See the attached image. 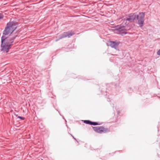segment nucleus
Wrapping results in <instances>:
<instances>
[{
	"label": "nucleus",
	"mask_w": 160,
	"mask_h": 160,
	"mask_svg": "<svg viewBox=\"0 0 160 160\" xmlns=\"http://www.w3.org/2000/svg\"><path fill=\"white\" fill-rule=\"evenodd\" d=\"M16 37L17 36H10L9 37L5 38V36H2L1 37V51L3 52H6L7 53L8 52Z\"/></svg>",
	"instance_id": "1"
},
{
	"label": "nucleus",
	"mask_w": 160,
	"mask_h": 160,
	"mask_svg": "<svg viewBox=\"0 0 160 160\" xmlns=\"http://www.w3.org/2000/svg\"><path fill=\"white\" fill-rule=\"evenodd\" d=\"M17 25V23L15 22H8L3 32V34L5 35L11 34L16 29Z\"/></svg>",
	"instance_id": "2"
},
{
	"label": "nucleus",
	"mask_w": 160,
	"mask_h": 160,
	"mask_svg": "<svg viewBox=\"0 0 160 160\" xmlns=\"http://www.w3.org/2000/svg\"><path fill=\"white\" fill-rule=\"evenodd\" d=\"M130 29V28L125 25L123 22L122 24L116 26L114 27L115 31L122 35L127 34V31Z\"/></svg>",
	"instance_id": "3"
},
{
	"label": "nucleus",
	"mask_w": 160,
	"mask_h": 160,
	"mask_svg": "<svg viewBox=\"0 0 160 160\" xmlns=\"http://www.w3.org/2000/svg\"><path fill=\"white\" fill-rule=\"evenodd\" d=\"M136 16V15L135 13L130 14L128 16L123 19V24L128 26L130 22H132L135 19Z\"/></svg>",
	"instance_id": "4"
},
{
	"label": "nucleus",
	"mask_w": 160,
	"mask_h": 160,
	"mask_svg": "<svg viewBox=\"0 0 160 160\" xmlns=\"http://www.w3.org/2000/svg\"><path fill=\"white\" fill-rule=\"evenodd\" d=\"M145 12H140L137 16V19L138 21V24L139 27L142 28L143 26V23L144 21Z\"/></svg>",
	"instance_id": "5"
},
{
	"label": "nucleus",
	"mask_w": 160,
	"mask_h": 160,
	"mask_svg": "<svg viewBox=\"0 0 160 160\" xmlns=\"http://www.w3.org/2000/svg\"><path fill=\"white\" fill-rule=\"evenodd\" d=\"M74 34V32H73L72 31H68V32H64L62 34L59 35L58 38L56 39L55 41L56 42H57L62 38H65L67 37H68V38H69Z\"/></svg>",
	"instance_id": "6"
},
{
	"label": "nucleus",
	"mask_w": 160,
	"mask_h": 160,
	"mask_svg": "<svg viewBox=\"0 0 160 160\" xmlns=\"http://www.w3.org/2000/svg\"><path fill=\"white\" fill-rule=\"evenodd\" d=\"M93 129L96 132L100 133H102V132L105 133L109 131L108 128H104L103 127H93Z\"/></svg>",
	"instance_id": "7"
},
{
	"label": "nucleus",
	"mask_w": 160,
	"mask_h": 160,
	"mask_svg": "<svg viewBox=\"0 0 160 160\" xmlns=\"http://www.w3.org/2000/svg\"><path fill=\"white\" fill-rule=\"evenodd\" d=\"M120 43V42L119 41H110L108 42V45L109 46L112 48L117 49V47Z\"/></svg>",
	"instance_id": "8"
},
{
	"label": "nucleus",
	"mask_w": 160,
	"mask_h": 160,
	"mask_svg": "<svg viewBox=\"0 0 160 160\" xmlns=\"http://www.w3.org/2000/svg\"><path fill=\"white\" fill-rule=\"evenodd\" d=\"M84 122L87 124L91 125V121L89 120H84Z\"/></svg>",
	"instance_id": "9"
},
{
	"label": "nucleus",
	"mask_w": 160,
	"mask_h": 160,
	"mask_svg": "<svg viewBox=\"0 0 160 160\" xmlns=\"http://www.w3.org/2000/svg\"><path fill=\"white\" fill-rule=\"evenodd\" d=\"M4 15L3 13H0V21L2 20L4 18Z\"/></svg>",
	"instance_id": "10"
},
{
	"label": "nucleus",
	"mask_w": 160,
	"mask_h": 160,
	"mask_svg": "<svg viewBox=\"0 0 160 160\" xmlns=\"http://www.w3.org/2000/svg\"><path fill=\"white\" fill-rule=\"evenodd\" d=\"M98 125V122H91V125Z\"/></svg>",
	"instance_id": "11"
},
{
	"label": "nucleus",
	"mask_w": 160,
	"mask_h": 160,
	"mask_svg": "<svg viewBox=\"0 0 160 160\" xmlns=\"http://www.w3.org/2000/svg\"><path fill=\"white\" fill-rule=\"evenodd\" d=\"M18 118H20L21 119H22V120H23L24 119V118L23 117H21V116H19L18 117Z\"/></svg>",
	"instance_id": "12"
},
{
	"label": "nucleus",
	"mask_w": 160,
	"mask_h": 160,
	"mask_svg": "<svg viewBox=\"0 0 160 160\" xmlns=\"http://www.w3.org/2000/svg\"><path fill=\"white\" fill-rule=\"evenodd\" d=\"M157 54L159 55H160V50H159L158 51Z\"/></svg>",
	"instance_id": "13"
},
{
	"label": "nucleus",
	"mask_w": 160,
	"mask_h": 160,
	"mask_svg": "<svg viewBox=\"0 0 160 160\" xmlns=\"http://www.w3.org/2000/svg\"><path fill=\"white\" fill-rule=\"evenodd\" d=\"M128 91H129V92H130V91H131V88H129V90H128Z\"/></svg>",
	"instance_id": "14"
},
{
	"label": "nucleus",
	"mask_w": 160,
	"mask_h": 160,
	"mask_svg": "<svg viewBox=\"0 0 160 160\" xmlns=\"http://www.w3.org/2000/svg\"><path fill=\"white\" fill-rule=\"evenodd\" d=\"M71 135L72 136V137L73 138H74L75 140H76V139L75 138H74L72 135Z\"/></svg>",
	"instance_id": "15"
}]
</instances>
